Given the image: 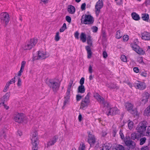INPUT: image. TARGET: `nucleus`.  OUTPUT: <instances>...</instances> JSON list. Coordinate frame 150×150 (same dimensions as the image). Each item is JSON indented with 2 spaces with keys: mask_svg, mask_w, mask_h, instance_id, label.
<instances>
[{
  "mask_svg": "<svg viewBox=\"0 0 150 150\" xmlns=\"http://www.w3.org/2000/svg\"><path fill=\"white\" fill-rule=\"evenodd\" d=\"M147 122L146 121H143L140 122L137 126L136 129L137 132L139 133L138 137H141L142 136H147L144 133V132L147 127Z\"/></svg>",
  "mask_w": 150,
  "mask_h": 150,
  "instance_id": "obj_1",
  "label": "nucleus"
},
{
  "mask_svg": "<svg viewBox=\"0 0 150 150\" xmlns=\"http://www.w3.org/2000/svg\"><path fill=\"white\" fill-rule=\"evenodd\" d=\"M124 106L125 109L129 112L134 116H137L138 115L137 108H134L133 104L129 101H127L125 103Z\"/></svg>",
  "mask_w": 150,
  "mask_h": 150,
  "instance_id": "obj_2",
  "label": "nucleus"
},
{
  "mask_svg": "<svg viewBox=\"0 0 150 150\" xmlns=\"http://www.w3.org/2000/svg\"><path fill=\"white\" fill-rule=\"evenodd\" d=\"M81 23L82 24L87 25H91L93 24L94 19L91 15H83L81 18Z\"/></svg>",
  "mask_w": 150,
  "mask_h": 150,
  "instance_id": "obj_3",
  "label": "nucleus"
},
{
  "mask_svg": "<svg viewBox=\"0 0 150 150\" xmlns=\"http://www.w3.org/2000/svg\"><path fill=\"white\" fill-rule=\"evenodd\" d=\"M47 84L50 88L52 89L54 93L55 94L59 89L60 83H58L52 79H50L47 82Z\"/></svg>",
  "mask_w": 150,
  "mask_h": 150,
  "instance_id": "obj_4",
  "label": "nucleus"
},
{
  "mask_svg": "<svg viewBox=\"0 0 150 150\" xmlns=\"http://www.w3.org/2000/svg\"><path fill=\"white\" fill-rule=\"evenodd\" d=\"M31 140L33 145L32 150H38L39 140L38 137V132L37 131H35L34 132L32 135V137Z\"/></svg>",
  "mask_w": 150,
  "mask_h": 150,
  "instance_id": "obj_5",
  "label": "nucleus"
},
{
  "mask_svg": "<svg viewBox=\"0 0 150 150\" xmlns=\"http://www.w3.org/2000/svg\"><path fill=\"white\" fill-rule=\"evenodd\" d=\"M90 92L88 93L87 95L81 101L80 108L83 110H85V108L87 107L90 103V96L91 95Z\"/></svg>",
  "mask_w": 150,
  "mask_h": 150,
  "instance_id": "obj_6",
  "label": "nucleus"
},
{
  "mask_svg": "<svg viewBox=\"0 0 150 150\" xmlns=\"http://www.w3.org/2000/svg\"><path fill=\"white\" fill-rule=\"evenodd\" d=\"M0 19L2 23H5L6 26L9 21V15L6 12L2 13L0 14Z\"/></svg>",
  "mask_w": 150,
  "mask_h": 150,
  "instance_id": "obj_7",
  "label": "nucleus"
},
{
  "mask_svg": "<svg viewBox=\"0 0 150 150\" xmlns=\"http://www.w3.org/2000/svg\"><path fill=\"white\" fill-rule=\"evenodd\" d=\"M38 40L37 38H33L30 39V41L28 42L24 47L25 50H30L37 43Z\"/></svg>",
  "mask_w": 150,
  "mask_h": 150,
  "instance_id": "obj_8",
  "label": "nucleus"
},
{
  "mask_svg": "<svg viewBox=\"0 0 150 150\" xmlns=\"http://www.w3.org/2000/svg\"><path fill=\"white\" fill-rule=\"evenodd\" d=\"M130 46L133 49V50L135 51L138 54L142 55H144L145 54V52L144 51L142 48L138 45L136 42L134 43H132L130 44Z\"/></svg>",
  "mask_w": 150,
  "mask_h": 150,
  "instance_id": "obj_9",
  "label": "nucleus"
},
{
  "mask_svg": "<svg viewBox=\"0 0 150 150\" xmlns=\"http://www.w3.org/2000/svg\"><path fill=\"white\" fill-rule=\"evenodd\" d=\"M103 2L102 0H99L96 3L95 6V13L96 16H98L100 12V9L103 6Z\"/></svg>",
  "mask_w": 150,
  "mask_h": 150,
  "instance_id": "obj_10",
  "label": "nucleus"
},
{
  "mask_svg": "<svg viewBox=\"0 0 150 150\" xmlns=\"http://www.w3.org/2000/svg\"><path fill=\"white\" fill-rule=\"evenodd\" d=\"M134 84L136 88L140 90H144L146 87V85L144 82L139 81H137Z\"/></svg>",
  "mask_w": 150,
  "mask_h": 150,
  "instance_id": "obj_11",
  "label": "nucleus"
},
{
  "mask_svg": "<svg viewBox=\"0 0 150 150\" xmlns=\"http://www.w3.org/2000/svg\"><path fill=\"white\" fill-rule=\"evenodd\" d=\"M24 114L22 113H17L14 115L13 119L15 122L19 123H22L23 121Z\"/></svg>",
  "mask_w": 150,
  "mask_h": 150,
  "instance_id": "obj_12",
  "label": "nucleus"
},
{
  "mask_svg": "<svg viewBox=\"0 0 150 150\" xmlns=\"http://www.w3.org/2000/svg\"><path fill=\"white\" fill-rule=\"evenodd\" d=\"M124 142L126 146L129 148L128 149L132 150L135 148L136 144L134 141L132 140H126V139H125Z\"/></svg>",
  "mask_w": 150,
  "mask_h": 150,
  "instance_id": "obj_13",
  "label": "nucleus"
},
{
  "mask_svg": "<svg viewBox=\"0 0 150 150\" xmlns=\"http://www.w3.org/2000/svg\"><path fill=\"white\" fill-rule=\"evenodd\" d=\"M88 134V142L90 144L91 147L92 146V145H93L96 142V139L95 136L91 134L90 131L87 132Z\"/></svg>",
  "mask_w": 150,
  "mask_h": 150,
  "instance_id": "obj_14",
  "label": "nucleus"
},
{
  "mask_svg": "<svg viewBox=\"0 0 150 150\" xmlns=\"http://www.w3.org/2000/svg\"><path fill=\"white\" fill-rule=\"evenodd\" d=\"M94 97L98 102L103 104L105 106H106L107 102L105 101L104 98L100 95L98 93H95L94 95Z\"/></svg>",
  "mask_w": 150,
  "mask_h": 150,
  "instance_id": "obj_15",
  "label": "nucleus"
},
{
  "mask_svg": "<svg viewBox=\"0 0 150 150\" xmlns=\"http://www.w3.org/2000/svg\"><path fill=\"white\" fill-rule=\"evenodd\" d=\"M149 96V94L147 92H145L144 93L142 97L140 99L141 101L142 104H145L148 102Z\"/></svg>",
  "mask_w": 150,
  "mask_h": 150,
  "instance_id": "obj_16",
  "label": "nucleus"
},
{
  "mask_svg": "<svg viewBox=\"0 0 150 150\" xmlns=\"http://www.w3.org/2000/svg\"><path fill=\"white\" fill-rule=\"evenodd\" d=\"M10 96V93L7 92L2 98H0V107L2 104H4V102H6L9 99Z\"/></svg>",
  "mask_w": 150,
  "mask_h": 150,
  "instance_id": "obj_17",
  "label": "nucleus"
},
{
  "mask_svg": "<svg viewBox=\"0 0 150 150\" xmlns=\"http://www.w3.org/2000/svg\"><path fill=\"white\" fill-rule=\"evenodd\" d=\"M142 38L145 40H150V33L145 31L141 33Z\"/></svg>",
  "mask_w": 150,
  "mask_h": 150,
  "instance_id": "obj_18",
  "label": "nucleus"
},
{
  "mask_svg": "<svg viewBox=\"0 0 150 150\" xmlns=\"http://www.w3.org/2000/svg\"><path fill=\"white\" fill-rule=\"evenodd\" d=\"M58 139V137L57 135L54 136L53 137L52 140L49 141L47 143V147L48 148L50 146L54 145Z\"/></svg>",
  "mask_w": 150,
  "mask_h": 150,
  "instance_id": "obj_19",
  "label": "nucleus"
},
{
  "mask_svg": "<svg viewBox=\"0 0 150 150\" xmlns=\"http://www.w3.org/2000/svg\"><path fill=\"white\" fill-rule=\"evenodd\" d=\"M85 48L88 54L87 58L90 59L91 57L92 54L90 47V46L88 45L86 46Z\"/></svg>",
  "mask_w": 150,
  "mask_h": 150,
  "instance_id": "obj_20",
  "label": "nucleus"
},
{
  "mask_svg": "<svg viewBox=\"0 0 150 150\" xmlns=\"http://www.w3.org/2000/svg\"><path fill=\"white\" fill-rule=\"evenodd\" d=\"M76 9L75 7L72 5H69L67 8V11L70 13L73 14L75 12Z\"/></svg>",
  "mask_w": 150,
  "mask_h": 150,
  "instance_id": "obj_21",
  "label": "nucleus"
},
{
  "mask_svg": "<svg viewBox=\"0 0 150 150\" xmlns=\"http://www.w3.org/2000/svg\"><path fill=\"white\" fill-rule=\"evenodd\" d=\"M85 88L84 86L80 85L78 88L77 92L78 93H83L85 92Z\"/></svg>",
  "mask_w": 150,
  "mask_h": 150,
  "instance_id": "obj_22",
  "label": "nucleus"
},
{
  "mask_svg": "<svg viewBox=\"0 0 150 150\" xmlns=\"http://www.w3.org/2000/svg\"><path fill=\"white\" fill-rule=\"evenodd\" d=\"M132 18L135 21L139 20L140 19L139 15L135 12H133L131 14Z\"/></svg>",
  "mask_w": 150,
  "mask_h": 150,
  "instance_id": "obj_23",
  "label": "nucleus"
},
{
  "mask_svg": "<svg viewBox=\"0 0 150 150\" xmlns=\"http://www.w3.org/2000/svg\"><path fill=\"white\" fill-rule=\"evenodd\" d=\"M45 54H44L43 52H41L40 51H38V57L39 59H45L46 57L45 56Z\"/></svg>",
  "mask_w": 150,
  "mask_h": 150,
  "instance_id": "obj_24",
  "label": "nucleus"
},
{
  "mask_svg": "<svg viewBox=\"0 0 150 150\" xmlns=\"http://www.w3.org/2000/svg\"><path fill=\"white\" fill-rule=\"evenodd\" d=\"M80 40H81L83 42H85L86 40V34L84 33H81L80 35Z\"/></svg>",
  "mask_w": 150,
  "mask_h": 150,
  "instance_id": "obj_25",
  "label": "nucleus"
},
{
  "mask_svg": "<svg viewBox=\"0 0 150 150\" xmlns=\"http://www.w3.org/2000/svg\"><path fill=\"white\" fill-rule=\"evenodd\" d=\"M108 87L111 89H118L119 88V87L116 86V84H114L112 83H111L108 85Z\"/></svg>",
  "mask_w": 150,
  "mask_h": 150,
  "instance_id": "obj_26",
  "label": "nucleus"
},
{
  "mask_svg": "<svg viewBox=\"0 0 150 150\" xmlns=\"http://www.w3.org/2000/svg\"><path fill=\"white\" fill-rule=\"evenodd\" d=\"M115 107H112L110 108V109L109 110V111L106 112V114L108 115H112V113L115 112L114 110L115 109Z\"/></svg>",
  "mask_w": 150,
  "mask_h": 150,
  "instance_id": "obj_27",
  "label": "nucleus"
},
{
  "mask_svg": "<svg viewBox=\"0 0 150 150\" xmlns=\"http://www.w3.org/2000/svg\"><path fill=\"white\" fill-rule=\"evenodd\" d=\"M142 18L144 21H148L149 19V15L146 13H142Z\"/></svg>",
  "mask_w": 150,
  "mask_h": 150,
  "instance_id": "obj_28",
  "label": "nucleus"
},
{
  "mask_svg": "<svg viewBox=\"0 0 150 150\" xmlns=\"http://www.w3.org/2000/svg\"><path fill=\"white\" fill-rule=\"evenodd\" d=\"M139 134L137 135V133H132L131 135V138L132 139L134 140L135 139H137V140L141 137H138Z\"/></svg>",
  "mask_w": 150,
  "mask_h": 150,
  "instance_id": "obj_29",
  "label": "nucleus"
},
{
  "mask_svg": "<svg viewBox=\"0 0 150 150\" xmlns=\"http://www.w3.org/2000/svg\"><path fill=\"white\" fill-rule=\"evenodd\" d=\"M91 38V37L90 35H88L87 38V43L91 46L92 45V41Z\"/></svg>",
  "mask_w": 150,
  "mask_h": 150,
  "instance_id": "obj_30",
  "label": "nucleus"
},
{
  "mask_svg": "<svg viewBox=\"0 0 150 150\" xmlns=\"http://www.w3.org/2000/svg\"><path fill=\"white\" fill-rule=\"evenodd\" d=\"M148 106L145 110L144 112V115L146 116L150 115V109Z\"/></svg>",
  "mask_w": 150,
  "mask_h": 150,
  "instance_id": "obj_31",
  "label": "nucleus"
},
{
  "mask_svg": "<svg viewBox=\"0 0 150 150\" xmlns=\"http://www.w3.org/2000/svg\"><path fill=\"white\" fill-rule=\"evenodd\" d=\"M0 137L1 138H4L6 139V132L4 130L1 131L0 133Z\"/></svg>",
  "mask_w": 150,
  "mask_h": 150,
  "instance_id": "obj_32",
  "label": "nucleus"
},
{
  "mask_svg": "<svg viewBox=\"0 0 150 150\" xmlns=\"http://www.w3.org/2000/svg\"><path fill=\"white\" fill-rule=\"evenodd\" d=\"M106 144V143L105 144H103L102 146V147L103 148L105 147V150H109V149L111 148L112 146H110V144L108 143V145Z\"/></svg>",
  "mask_w": 150,
  "mask_h": 150,
  "instance_id": "obj_33",
  "label": "nucleus"
},
{
  "mask_svg": "<svg viewBox=\"0 0 150 150\" xmlns=\"http://www.w3.org/2000/svg\"><path fill=\"white\" fill-rule=\"evenodd\" d=\"M66 24L65 23H64L62 26L61 27L59 30V31L60 32H63L65 30L67 29Z\"/></svg>",
  "mask_w": 150,
  "mask_h": 150,
  "instance_id": "obj_34",
  "label": "nucleus"
},
{
  "mask_svg": "<svg viewBox=\"0 0 150 150\" xmlns=\"http://www.w3.org/2000/svg\"><path fill=\"white\" fill-rule=\"evenodd\" d=\"M122 36V35L120 34V30H117L116 32V38L118 39L121 38Z\"/></svg>",
  "mask_w": 150,
  "mask_h": 150,
  "instance_id": "obj_35",
  "label": "nucleus"
},
{
  "mask_svg": "<svg viewBox=\"0 0 150 150\" xmlns=\"http://www.w3.org/2000/svg\"><path fill=\"white\" fill-rule=\"evenodd\" d=\"M106 34L105 31H103L102 33V39L103 41H106Z\"/></svg>",
  "mask_w": 150,
  "mask_h": 150,
  "instance_id": "obj_36",
  "label": "nucleus"
},
{
  "mask_svg": "<svg viewBox=\"0 0 150 150\" xmlns=\"http://www.w3.org/2000/svg\"><path fill=\"white\" fill-rule=\"evenodd\" d=\"M146 139L145 137L141 138L140 140L139 144L141 145H143L146 142Z\"/></svg>",
  "mask_w": 150,
  "mask_h": 150,
  "instance_id": "obj_37",
  "label": "nucleus"
},
{
  "mask_svg": "<svg viewBox=\"0 0 150 150\" xmlns=\"http://www.w3.org/2000/svg\"><path fill=\"white\" fill-rule=\"evenodd\" d=\"M115 112L112 113V115H115L116 114H119L120 112L119 110L117 107H115V109L114 110Z\"/></svg>",
  "mask_w": 150,
  "mask_h": 150,
  "instance_id": "obj_38",
  "label": "nucleus"
},
{
  "mask_svg": "<svg viewBox=\"0 0 150 150\" xmlns=\"http://www.w3.org/2000/svg\"><path fill=\"white\" fill-rule=\"evenodd\" d=\"M116 150H125L124 147L122 145H118V146L115 148Z\"/></svg>",
  "mask_w": 150,
  "mask_h": 150,
  "instance_id": "obj_39",
  "label": "nucleus"
},
{
  "mask_svg": "<svg viewBox=\"0 0 150 150\" xmlns=\"http://www.w3.org/2000/svg\"><path fill=\"white\" fill-rule=\"evenodd\" d=\"M128 126L130 129H131L133 127V122L132 121H129L128 123Z\"/></svg>",
  "mask_w": 150,
  "mask_h": 150,
  "instance_id": "obj_40",
  "label": "nucleus"
},
{
  "mask_svg": "<svg viewBox=\"0 0 150 150\" xmlns=\"http://www.w3.org/2000/svg\"><path fill=\"white\" fill-rule=\"evenodd\" d=\"M59 32L56 33L55 37V40L56 41H58L59 40L60 37L59 36Z\"/></svg>",
  "mask_w": 150,
  "mask_h": 150,
  "instance_id": "obj_41",
  "label": "nucleus"
},
{
  "mask_svg": "<svg viewBox=\"0 0 150 150\" xmlns=\"http://www.w3.org/2000/svg\"><path fill=\"white\" fill-rule=\"evenodd\" d=\"M17 86L19 87L21 85V79L19 76L18 77V82L17 83Z\"/></svg>",
  "mask_w": 150,
  "mask_h": 150,
  "instance_id": "obj_42",
  "label": "nucleus"
},
{
  "mask_svg": "<svg viewBox=\"0 0 150 150\" xmlns=\"http://www.w3.org/2000/svg\"><path fill=\"white\" fill-rule=\"evenodd\" d=\"M120 58L122 61L123 62H127V58L125 55L123 54L121 55Z\"/></svg>",
  "mask_w": 150,
  "mask_h": 150,
  "instance_id": "obj_43",
  "label": "nucleus"
},
{
  "mask_svg": "<svg viewBox=\"0 0 150 150\" xmlns=\"http://www.w3.org/2000/svg\"><path fill=\"white\" fill-rule=\"evenodd\" d=\"M16 77L17 76H15L13 78L11 79L8 82V84H11L12 83H15V79Z\"/></svg>",
  "mask_w": 150,
  "mask_h": 150,
  "instance_id": "obj_44",
  "label": "nucleus"
},
{
  "mask_svg": "<svg viewBox=\"0 0 150 150\" xmlns=\"http://www.w3.org/2000/svg\"><path fill=\"white\" fill-rule=\"evenodd\" d=\"M83 97V96H81L79 94L77 95L76 96V101H80Z\"/></svg>",
  "mask_w": 150,
  "mask_h": 150,
  "instance_id": "obj_45",
  "label": "nucleus"
},
{
  "mask_svg": "<svg viewBox=\"0 0 150 150\" xmlns=\"http://www.w3.org/2000/svg\"><path fill=\"white\" fill-rule=\"evenodd\" d=\"M66 20L69 23H70L71 22V17L68 16H66L65 18Z\"/></svg>",
  "mask_w": 150,
  "mask_h": 150,
  "instance_id": "obj_46",
  "label": "nucleus"
},
{
  "mask_svg": "<svg viewBox=\"0 0 150 150\" xmlns=\"http://www.w3.org/2000/svg\"><path fill=\"white\" fill-rule=\"evenodd\" d=\"M123 39L124 41H127L129 39V36L127 35H125L123 37Z\"/></svg>",
  "mask_w": 150,
  "mask_h": 150,
  "instance_id": "obj_47",
  "label": "nucleus"
},
{
  "mask_svg": "<svg viewBox=\"0 0 150 150\" xmlns=\"http://www.w3.org/2000/svg\"><path fill=\"white\" fill-rule=\"evenodd\" d=\"M25 61H23L21 62V67L20 69L24 70V67L25 65Z\"/></svg>",
  "mask_w": 150,
  "mask_h": 150,
  "instance_id": "obj_48",
  "label": "nucleus"
},
{
  "mask_svg": "<svg viewBox=\"0 0 150 150\" xmlns=\"http://www.w3.org/2000/svg\"><path fill=\"white\" fill-rule=\"evenodd\" d=\"M86 4L84 3L82 4L81 6V8L82 11L86 9Z\"/></svg>",
  "mask_w": 150,
  "mask_h": 150,
  "instance_id": "obj_49",
  "label": "nucleus"
},
{
  "mask_svg": "<svg viewBox=\"0 0 150 150\" xmlns=\"http://www.w3.org/2000/svg\"><path fill=\"white\" fill-rule=\"evenodd\" d=\"M65 99V100L64 101V105L62 107V108L63 109H64V107L66 105L67 102H68L69 100V99L68 98H64Z\"/></svg>",
  "mask_w": 150,
  "mask_h": 150,
  "instance_id": "obj_50",
  "label": "nucleus"
},
{
  "mask_svg": "<svg viewBox=\"0 0 150 150\" xmlns=\"http://www.w3.org/2000/svg\"><path fill=\"white\" fill-rule=\"evenodd\" d=\"M85 79L84 77H82L80 81V83L81 85H83L84 83Z\"/></svg>",
  "mask_w": 150,
  "mask_h": 150,
  "instance_id": "obj_51",
  "label": "nucleus"
},
{
  "mask_svg": "<svg viewBox=\"0 0 150 150\" xmlns=\"http://www.w3.org/2000/svg\"><path fill=\"white\" fill-rule=\"evenodd\" d=\"M79 32L78 31H76V32L74 33V37L76 38L77 39H79Z\"/></svg>",
  "mask_w": 150,
  "mask_h": 150,
  "instance_id": "obj_52",
  "label": "nucleus"
},
{
  "mask_svg": "<svg viewBox=\"0 0 150 150\" xmlns=\"http://www.w3.org/2000/svg\"><path fill=\"white\" fill-rule=\"evenodd\" d=\"M139 74L142 76L144 77H146L147 76V74L146 72H144L143 71H140L139 72Z\"/></svg>",
  "mask_w": 150,
  "mask_h": 150,
  "instance_id": "obj_53",
  "label": "nucleus"
},
{
  "mask_svg": "<svg viewBox=\"0 0 150 150\" xmlns=\"http://www.w3.org/2000/svg\"><path fill=\"white\" fill-rule=\"evenodd\" d=\"M117 132V131L116 130V129L115 128L113 129L112 133L113 134L112 136L113 137H115L116 134V133Z\"/></svg>",
  "mask_w": 150,
  "mask_h": 150,
  "instance_id": "obj_54",
  "label": "nucleus"
},
{
  "mask_svg": "<svg viewBox=\"0 0 150 150\" xmlns=\"http://www.w3.org/2000/svg\"><path fill=\"white\" fill-rule=\"evenodd\" d=\"M103 57L104 58H106L108 57V54L106 51H104L103 53Z\"/></svg>",
  "mask_w": 150,
  "mask_h": 150,
  "instance_id": "obj_55",
  "label": "nucleus"
},
{
  "mask_svg": "<svg viewBox=\"0 0 150 150\" xmlns=\"http://www.w3.org/2000/svg\"><path fill=\"white\" fill-rule=\"evenodd\" d=\"M120 134L121 137V139H124V140H125V138L124 135L123 134V133L121 132V130H120Z\"/></svg>",
  "mask_w": 150,
  "mask_h": 150,
  "instance_id": "obj_56",
  "label": "nucleus"
},
{
  "mask_svg": "<svg viewBox=\"0 0 150 150\" xmlns=\"http://www.w3.org/2000/svg\"><path fill=\"white\" fill-rule=\"evenodd\" d=\"M134 71L136 73H138L139 72V69L138 67H135L133 68Z\"/></svg>",
  "mask_w": 150,
  "mask_h": 150,
  "instance_id": "obj_57",
  "label": "nucleus"
},
{
  "mask_svg": "<svg viewBox=\"0 0 150 150\" xmlns=\"http://www.w3.org/2000/svg\"><path fill=\"white\" fill-rule=\"evenodd\" d=\"M88 71L91 74L93 72L92 67L91 65H90L88 68Z\"/></svg>",
  "mask_w": 150,
  "mask_h": 150,
  "instance_id": "obj_58",
  "label": "nucleus"
},
{
  "mask_svg": "<svg viewBox=\"0 0 150 150\" xmlns=\"http://www.w3.org/2000/svg\"><path fill=\"white\" fill-rule=\"evenodd\" d=\"M24 71V70L20 69V71L18 72V76L20 77V76L21 75V73H22Z\"/></svg>",
  "mask_w": 150,
  "mask_h": 150,
  "instance_id": "obj_59",
  "label": "nucleus"
},
{
  "mask_svg": "<svg viewBox=\"0 0 150 150\" xmlns=\"http://www.w3.org/2000/svg\"><path fill=\"white\" fill-rule=\"evenodd\" d=\"M141 150H149V147L147 146H144L142 147Z\"/></svg>",
  "mask_w": 150,
  "mask_h": 150,
  "instance_id": "obj_60",
  "label": "nucleus"
},
{
  "mask_svg": "<svg viewBox=\"0 0 150 150\" xmlns=\"http://www.w3.org/2000/svg\"><path fill=\"white\" fill-rule=\"evenodd\" d=\"M93 32H95V33L98 30V27H97L95 26H93Z\"/></svg>",
  "mask_w": 150,
  "mask_h": 150,
  "instance_id": "obj_61",
  "label": "nucleus"
},
{
  "mask_svg": "<svg viewBox=\"0 0 150 150\" xmlns=\"http://www.w3.org/2000/svg\"><path fill=\"white\" fill-rule=\"evenodd\" d=\"M73 80L71 79L69 83V85H68V87L71 88V86H72V85L73 83Z\"/></svg>",
  "mask_w": 150,
  "mask_h": 150,
  "instance_id": "obj_62",
  "label": "nucleus"
},
{
  "mask_svg": "<svg viewBox=\"0 0 150 150\" xmlns=\"http://www.w3.org/2000/svg\"><path fill=\"white\" fill-rule=\"evenodd\" d=\"M82 115L80 113L78 117V120L79 122H81L82 120Z\"/></svg>",
  "mask_w": 150,
  "mask_h": 150,
  "instance_id": "obj_63",
  "label": "nucleus"
},
{
  "mask_svg": "<svg viewBox=\"0 0 150 150\" xmlns=\"http://www.w3.org/2000/svg\"><path fill=\"white\" fill-rule=\"evenodd\" d=\"M146 133L148 134V136H150V126L148 127Z\"/></svg>",
  "mask_w": 150,
  "mask_h": 150,
  "instance_id": "obj_64",
  "label": "nucleus"
}]
</instances>
